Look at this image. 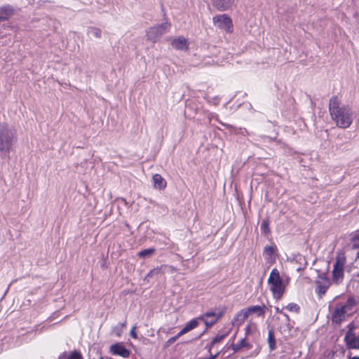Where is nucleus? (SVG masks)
<instances>
[{"instance_id":"29","label":"nucleus","mask_w":359,"mask_h":359,"mask_svg":"<svg viewBox=\"0 0 359 359\" xmlns=\"http://www.w3.org/2000/svg\"><path fill=\"white\" fill-rule=\"evenodd\" d=\"M216 316V313L215 311H208L205 313L203 316L198 318V319L201 320H205V318H211V319L215 318Z\"/></svg>"},{"instance_id":"34","label":"nucleus","mask_w":359,"mask_h":359,"mask_svg":"<svg viewBox=\"0 0 359 359\" xmlns=\"http://www.w3.org/2000/svg\"><path fill=\"white\" fill-rule=\"evenodd\" d=\"M219 352H217L216 354L215 355H212L211 354L209 358H207L208 359H216V358L219 355Z\"/></svg>"},{"instance_id":"22","label":"nucleus","mask_w":359,"mask_h":359,"mask_svg":"<svg viewBox=\"0 0 359 359\" xmlns=\"http://www.w3.org/2000/svg\"><path fill=\"white\" fill-rule=\"evenodd\" d=\"M223 315L224 311H219L218 313H216V316L215 318L210 319V320H205V324L206 325L207 327H211L215 323H216L217 320L222 317Z\"/></svg>"},{"instance_id":"36","label":"nucleus","mask_w":359,"mask_h":359,"mask_svg":"<svg viewBox=\"0 0 359 359\" xmlns=\"http://www.w3.org/2000/svg\"><path fill=\"white\" fill-rule=\"evenodd\" d=\"M348 359H359V356H353V357H352L351 355V354H350V355H348Z\"/></svg>"},{"instance_id":"14","label":"nucleus","mask_w":359,"mask_h":359,"mask_svg":"<svg viewBox=\"0 0 359 359\" xmlns=\"http://www.w3.org/2000/svg\"><path fill=\"white\" fill-rule=\"evenodd\" d=\"M248 313L246 309H243L238 312L233 318L232 323L240 325L248 318Z\"/></svg>"},{"instance_id":"38","label":"nucleus","mask_w":359,"mask_h":359,"mask_svg":"<svg viewBox=\"0 0 359 359\" xmlns=\"http://www.w3.org/2000/svg\"><path fill=\"white\" fill-rule=\"evenodd\" d=\"M100 359H106V358H104L103 357H100Z\"/></svg>"},{"instance_id":"21","label":"nucleus","mask_w":359,"mask_h":359,"mask_svg":"<svg viewBox=\"0 0 359 359\" xmlns=\"http://www.w3.org/2000/svg\"><path fill=\"white\" fill-rule=\"evenodd\" d=\"M267 340H268L269 346L270 350L271 351L275 350L276 348V339L274 337L273 332L271 330H270L269 331Z\"/></svg>"},{"instance_id":"24","label":"nucleus","mask_w":359,"mask_h":359,"mask_svg":"<svg viewBox=\"0 0 359 359\" xmlns=\"http://www.w3.org/2000/svg\"><path fill=\"white\" fill-rule=\"evenodd\" d=\"M154 251H155L154 248L144 249L138 252V256L140 258L149 257L154 254Z\"/></svg>"},{"instance_id":"8","label":"nucleus","mask_w":359,"mask_h":359,"mask_svg":"<svg viewBox=\"0 0 359 359\" xmlns=\"http://www.w3.org/2000/svg\"><path fill=\"white\" fill-rule=\"evenodd\" d=\"M344 278V264L337 259L333 266L332 280L337 284L341 283Z\"/></svg>"},{"instance_id":"19","label":"nucleus","mask_w":359,"mask_h":359,"mask_svg":"<svg viewBox=\"0 0 359 359\" xmlns=\"http://www.w3.org/2000/svg\"><path fill=\"white\" fill-rule=\"evenodd\" d=\"M87 34L89 36H93L97 39H100L102 36L101 29L95 27H88Z\"/></svg>"},{"instance_id":"10","label":"nucleus","mask_w":359,"mask_h":359,"mask_svg":"<svg viewBox=\"0 0 359 359\" xmlns=\"http://www.w3.org/2000/svg\"><path fill=\"white\" fill-rule=\"evenodd\" d=\"M246 311L248 316L255 314L257 317H264L267 311V307L264 304H262V305L248 306L246 308Z\"/></svg>"},{"instance_id":"13","label":"nucleus","mask_w":359,"mask_h":359,"mask_svg":"<svg viewBox=\"0 0 359 359\" xmlns=\"http://www.w3.org/2000/svg\"><path fill=\"white\" fill-rule=\"evenodd\" d=\"M13 14L11 6L6 5L0 7V22L8 20Z\"/></svg>"},{"instance_id":"12","label":"nucleus","mask_w":359,"mask_h":359,"mask_svg":"<svg viewBox=\"0 0 359 359\" xmlns=\"http://www.w3.org/2000/svg\"><path fill=\"white\" fill-rule=\"evenodd\" d=\"M171 44L174 48L180 50L186 51L189 48L187 39L182 36L174 39Z\"/></svg>"},{"instance_id":"16","label":"nucleus","mask_w":359,"mask_h":359,"mask_svg":"<svg viewBox=\"0 0 359 359\" xmlns=\"http://www.w3.org/2000/svg\"><path fill=\"white\" fill-rule=\"evenodd\" d=\"M57 359H83V356L80 352L74 351L69 353L67 352L61 353Z\"/></svg>"},{"instance_id":"11","label":"nucleus","mask_w":359,"mask_h":359,"mask_svg":"<svg viewBox=\"0 0 359 359\" xmlns=\"http://www.w3.org/2000/svg\"><path fill=\"white\" fill-rule=\"evenodd\" d=\"M213 6L219 11H226L231 7L235 0H212Z\"/></svg>"},{"instance_id":"32","label":"nucleus","mask_w":359,"mask_h":359,"mask_svg":"<svg viewBox=\"0 0 359 359\" xmlns=\"http://www.w3.org/2000/svg\"><path fill=\"white\" fill-rule=\"evenodd\" d=\"M135 327H133V328L131 329L130 332V336L133 338V339H137V334L135 332Z\"/></svg>"},{"instance_id":"9","label":"nucleus","mask_w":359,"mask_h":359,"mask_svg":"<svg viewBox=\"0 0 359 359\" xmlns=\"http://www.w3.org/2000/svg\"><path fill=\"white\" fill-rule=\"evenodd\" d=\"M110 353L114 355H119L124 358H128L130 356V351L119 343L112 344L110 346Z\"/></svg>"},{"instance_id":"3","label":"nucleus","mask_w":359,"mask_h":359,"mask_svg":"<svg viewBox=\"0 0 359 359\" xmlns=\"http://www.w3.org/2000/svg\"><path fill=\"white\" fill-rule=\"evenodd\" d=\"M356 305L353 297H349L345 302L338 303L332 314V320L334 323L340 325L346 320V316H351Z\"/></svg>"},{"instance_id":"4","label":"nucleus","mask_w":359,"mask_h":359,"mask_svg":"<svg viewBox=\"0 0 359 359\" xmlns=\"http://www.w3.org/2000/svg\"><path fill=\"white\" fill-rule=\"evenodd\" d=\"M267 282L270 285V290L273 297L276 299H280L285 292V284L280 276L278 269H273L271 271Z\"/></svg>"},{"instance_id":"26","label":"nucleus","mask_w":359,"mask_h":359,"mask_svg":"<svg viewBox=\"0 0 359 359\" xmlns=\"http://www.w3.org/2000/svg\"><path fill=\"white\" fill-rule=\"evenodd\" d=\"M260 229H261V231L264 233H267L268 232H269V221L266 219L263 220L261 223Z\"/></svg>"},{"instance_id":"5","label":"nucleus","mask_w":359,"mask_h":359,"mask_svg":"<svg viewBox=\"0 0 359 359\" xmlns=\"http://www.w3.org/2000/svg\"><path fill=\"white\" fill-rule=\"evenodd\" d=\"M170 25L169 22H165L161 25L149 28L147 32L148 40L151 42H156L163 34L167 32Z\"/></svg>"},{"instance_id":"28","label":"nucleus","mask_w":359,"mask_h":359,"mask_svg":"<svg viewBox=\"0 0 359 359\" xmlns=\"http://www.w3.org/2000/svg\"><path fill=\"white\" fill-rule=\"evenodd\" d=\"M287 309L290 311H293V312H295V313H299V306L295 304V303H290L287 306H286Z\"/></svg>"},{"instance_id":"31","label":"nucleus","mask_w":359,"mask_h":359,"mask_svg":"<svg viewBox=\"0 0 359 359\" xmlns=\"http://www.w3.org/2000/svg\"><path fill=\"white\" fill-rule=\"evenodd\" d=\"M328 288L327 285H318V291L320 294H325Z\"/></svg>"},{"instance_id":"7","label":"nucleus","mask_w":359,"mask_h":359,"mask_svg":"<svg viewBox=\"0 0 359 359\" xmlns=\"http://www.w3.org/2000/svg\"><path fill=\"white\" fill-rule=\"evenodd\" d=\"M344 341L348 348L358 349L359 348V334L356 335L353 328H350L346 333Z\"/></svg>"},{"instance_id":"18","label":"nucleus","mask_w":359,"mask_h":359,"mask_svg":"<svg viewBox=\"0 0 359 359\" xmlns=\"http://www.w3.org/2000/svg\"><path fill=\"white\" fill-rule=\"evenodd\" d=\"M152 179L154 182V187L156 189H163L165 187L166 183L163 180L161 175L156 174L153 176Z\"/></svg>"},{"instance_id":"20","label":"nucleus","mask_w":359,"mask_h":359,"mask_svg":"<svg viewBox=\"0 0 359 359\" xmlns=\"http://www.w3.org/2000/svg\"><path fill=\"white\" fill-rule=\"evenodd\" d=\"M248 343L245 341V339L243 338L241 340H239L236 344H232L231 346V348L232 350H233L234 352H238L240 351L242 348L248 346Z\"/></svg>"},{"instance_id":"30","label":"nucleus","mask_w":359,"mask_h":359,"mask_svg":"<svg viewBox=\"0 0 359 359\" xmlns=\"http://www.w3.org/2000/svg\"><path fill=\"white\" fill-rule=\"evenodd\" d=\"M181 336H182V335H179V333H178L177 335H175V336H174V337H171V338L168 339L167 340V341L165 342V346H165V348L169 347L171 344H172L175 341H177V339H179V337H180Z\"/></svg>"},{"instance_id":"6","label":"nucleus","mask_w":359,"mask_h":359,"mask_svg":"<svg viewBox=\"0 0 359 359\" xmlns=\"http://www.w3.org/2000/svg\"><path fill=\"white\" fill-rule=\"evenodd\" d=\"M215 26L224 30L226 32L232 31V22L231 18L226 14L219 15L213 18Z\"/></svg>"},{"instance_id":"1","label":"nucleus","mask_w":359,"mask_h":359,"mask_svg":"<svg viewBox=\"0 0 359 359\" xmlns=\"http://www.w3.org/2000/svg\"><path fill=\"white\" fill-rule=\"evenodd\" d=\"M329 111L332 121L340 128H348L353 121V112L347 104H341L337 96L330 100Z\"/></svg>"},{"instance_id":"27","label":"nucleus","mask_w":359,"mask_h":359,"mask_svg":"<svg viewBox=\"0 0 359 359\" xmlns=\"http://www.w3.org/2000/svg\"><path fill=\"white\" fill-rule=\"evenodd\" d=\"M276 250V246H272V245L266 246L264 249V253L269 256H271L275 253Z\"/></svg>"},{"instance_id":"25","label":"nucleus","mask_w":359,"mask_h":359,"mask_svg":"<svg viewBox=\"0 0 359 359\" xmlns=\"http://www.w3.org/2000/svg\"><path fill=\"white\" fill-rule=\"evenodd\" d=\"M228 332H226L225 334L217 335L212 340V346H215L216 344L221 342L228 335Z\"/></svg>"},{"instance_id":"33","label":"nucleus","mask_w":359,"mask_h":359,"mask_svg":"<svg viewBox=\"0 0 359 359\" xmlns=\"http://www.w3.org/2000/svg\"><path fill=\"white\" fill-rule=\"evenodd\" d=\"M219 98L217 96H216V97H214L211 98V99L209 100V102H210V103H212V104H215V105H217V104H218V103H219Z\"/></svg>"},{"instance_id":"35","label":"nucleus","mask_w":359,"mask_h":359,"mask_svg":"<svg viewBox=\"0 0 359 359\" xmlns=\"http://www.w3.org/2000/svg\"><path fill=\"white\" fill-rule=\"evenodd\" d=\"M213 346H212V342H211L209 345H207L206 348H208V351L210 352Z\"/></svg>"},{"instance_id":"15","label":"nucleus","mask_w":359,"mask_h":359,"mask_svg":"<svg viewBox=\"0 0 359 359\" xmlns=\"http://www.w3.org/2000/svg\"><path fill=\"white\" fill-rule=\"evenodd\" d=\"M198 318H194L188 322L179 332V335H183L196 328L198 325Z\"/></svg>"},{"instance_id":"17","label":"nucleus","mask_w":359,"mask_h":359,"mask_svg":"<svg viewBox=\"0 0 359 359\" xmlns=\"http://www.w3.org/2000/svg\"><path fill=\"white\" fill-rule=\"evenodd\" d=\"M174 270L173 266H169V265H161L159 267H156V269H154L151 270L149 273L148 276H152L156 274H158L160 273H163L165 271H172Z\"/></svg>"},{"instance_id":"2","label":"nucleus","mask_w":359,"mask_h":359,"mask_svg":"<svg viewBox=\"0 0 359 359\" xmlns=\"http://www.w3.org/2000/svg\"><path fill=\"white\" fill-rule=\"evenodd\" d=\"M17 142L16 131L6 124L0 125V153L8 154Z\"/></svg>"},{"instance_id":"37","label":"nucleus","mask_w":359,"mask_h":359,"mask_svg":"<svg viewBox=\"0 0 359 359\" xmlns=\"http://www.w3.org/2000/svg\"><path fill=\"white\" fill-rule=\"evenodd\" d=\"M276 312H279V309L277 307L276 308Z\"/></svg>"},{"instance_id":"23","label":"nucleus","mask_w":359,"mask_h":359,"mask_svg":"<svg viewBox=\"0 0 359 359\" xmlns=\"http://www.w3.org/2000/svg\"><path fill=\"white\" fill-rule=\"evenodd\" d=\"M53 20L48 18H43L41 20V25L44 30L50 29L53 25Z\"/></svg>"}]
</instances>
